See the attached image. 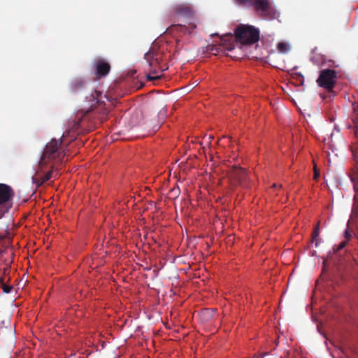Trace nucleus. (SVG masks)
<instances>
[{
    "label": "nucleus",
    "instance_id": "f8f14e48",
    "mask_svg": "<svg viewBox=\"0 0 358 358\" xmlns=\"http://www.w3.org/2000/svg\"><path fill=\"white\" fill-rule=\"evenodd\" d=\"M277 48L280 53H287L289 50L288 44L285 42L279 43L277 45Z\"/></svg>",
    "mask_w": 358,
    "mask_h": 358
},
{
    "label": "nucleus",
    "instance_id": "9b49d317",
    "mask_svg": "<svg viewBox=\"0 0 358 358\" xmlns=\"http://www.w3.org/2000/svg\"><path fill=\"white\" fill-rule=\"evenodd\" d=\"M354 113H355V118H354V122L355 124V135L357 138H358V101L355 105H354Z\"/></svg>",
    "mask_w": 358,
    "mask_h": 358
},
{
    "label": "nucleus",
    "instance_id": "f03ea898",
    "mask_svg": "<svg viewBox=\"0 0 358 358\" xmlns=\"http://www.w3.org/2000/svg\"><path fill=\"white\" fill-rule=\"evenodd\" d=\"M235 1L241 6H253L255 12L266 20H273L278 15L268 0H235Z\"/></svg>",
    "mask_w": 358,
    "mask_h": 358
},
{
    "label": "nucleus",
    "instance_id": "a211bd4d",
    "mask_svg": "<svg viewBox=\"0 0 358 358\" xmlns=\"http://www.w3.org/2000/svg\"><path fill=\"white\" fill-rule=\"evenodd\" d=\"M297 81L300 83L301 85H303L304 83V77L301 73L296 74Z\"/></svg>",
    "mask_w": 358,
    "mask_h": 358
},
{
    "label": "nucleus",
    "instance_id": "9d476101",
    "mask_svg": "<svg viewBox=\"0 0 358 358\" xmlns=\"http://www.w3.org/2000/svg\"><path fill=\"white\" fill-rule=\"evenodd\" d=\"M353 235H354V233H353L352 230L350 229L349 227H348L344 232L345 240L341 241L338 244V245L337 246V248H336V251H340L342 249H343L347 245L349 241L352 238Z\"/></svg>",
    "mask_w": 358,
    "mask_h": 358
},
{
    "label": "nucleus",
    "instance_id": "39448f33",
    "mask_svg": "<svg viewBox=\"0 0 358 358\" xmlns=\"http://www.w3.org/2000/svg\"><path fill=\"white\" fill-rule=\"evenodd\" d=\"M319 86L328 91L333 90L336 83V72L331 69H323L317 80Z\"/></svg>",
    "mask_w": 358,
    "mask_h": 358
},
{
    "label": "nucleus",
    "instance_id": "2eb2a0df",
    "mask_svg": "<svg viewBox=\"0 0 358 358\" xmlns=\"http://www.w3.org/2000/svg\"><path fill=\"white\" fill-rule=\"evenodd\" d=\"M99 94H100V92L95 90L93 93H92L91 98H90V101H96V103H98L97 99H98Z\"/></svg>",
    "mask_w": 358,
    "mask_h": 358
},
{
    "label": "nucleus",
    "instance_id": "1a4fd4ad",
    "mask_svg": "<svg viewBox=\"0 0 358 358\" xmlns=\"http://www.w3.org/2000/svg\"><path fill=\"white\" fill-rule=\"evenodd\" d=\"M94 66L96 71V76L101 78L105 77L110 71V64L106 60L98 58L94 62Z\"/></svg>",
    "mask_w": 358,
    "mask_h": 358
},
{
    "label": "nucleus",
    "instance_id": "7ed1b4c3",
    "mask_svg": "<svg viewBox=\"0 0 358 358\" xmlns=\"http://www.w3.org/2000/svg\"><path fill=\"white\" fill-rule=\"evenodd\" d=\"M235 37L237 41L243 45H251L259 39V31L253 26L241 24L235 29Z\"/></svg>",
    "mask_w": 358,
    "mask_h": 358
},
{
    "label": "nucleus",
    "instance_id": "6e6552de",
    "mask_svg": "<svg viewBox=\"0 0 358 358\" xmlns=\"http://www.w3.org/2000/svg\"><path fill=\"white\" fill-rule=\"evenodd\" d=\"M14 196V192L8 185L0 183V218L3 215L5 208L3 204L10 201Z\"/></svg>",
    "mask_w": 358,
    "mask_h": 358
},
{
    "label": "nucleus",
    "instance_id": "4be33fe9",
    "mask_svg": "<svg viewBox=\"0 0 358 358\" xmlns=\"http://www.w3.org/2000/svg\"><path fill=\"white\" fill-rule=\"evenodd\" d=\"M281 358H285V357H281Z\"/></svg>",
    "mask_w": 358,
    "mask_h": 358
},
{
    "label": "nucleus",
    "instance_id": "f257e3e1",
    "mask_svg": "<svg viewBox=\"0 0 358 358\" xmlns=\"http://www.w3.org/2000/svg\"><path fill=\"white\" fill-rule=\"evenodd\" d=\"M62 143V138L59 141L52 138L44 148L38 162V169L36 176L32 177L33 182L37 187H40L52 178L55 166L53 162L59 158L62 153L61 151Z\"/></svg>",
    "mask_w": 358,
    "mask_h": 358
},
{
    "label": "nucleus",
    "instance_id": "f3484780",
    "mask_svg": "<svg viewBox=\"0 0 358 358\" xmlns=\"http://www.w3.org/2000/svg\"><path fill=\"white\" fill-rule=\"evenodd\" d=\"M83 85H84V83L82 81L76 82L73 84V90L76 91V90L81 88L83 86Z\"/></svg>",
    "mask_w": 358,
    "mask_h": 358
},
{
    "label": "nucleus",
    "instance_id": "412c9836",
    "mask_svg": "<svg viewBox=\"0 0 358 358\" xmlns=\"http://www.w3.org/2000/svg\"><path fill=\"white\" fill-rule=\"evenodd\" d=\"M354 188H355V189H357V187H356L355 185H354Z\"/></svg>",
    "mask_w": 358,
    "mask_h": 358
},
{
    "label": "nucleus",
    "instance_id": "0eeeda50",
    "mask_svg": "<svg viewBox=\"0 0 358 358\" xmlns=\"http://www.w3.org/2000/svg\"><path fill=\"white\" fill-rule=\"evenodd\" d=\"M194 11L189 3H180L176 5L170 13V17L181 16L185 18L194 17Z\"/></svg>",
    "mask_w": 358,
    "mask_h": 358
},
{
    "label": "nucleus",
    "instance_id": "20e7f679",
    "mask_svg": "<svg viewBox=\"0 0 358 358\" xmlns=\"http://www.w3.org/2000/svg\"><path fill=\"white\" fill-rule=\"evenodd\" d=\"M144 59L148 65L147 71L149 73L146 76L147 79L149 80L160 79L162 75H159V73L164 70L160 66V58L158 52L154 49H150L145 54Z\"/></svg>",
    "mask_w": 358,
    "mask_h": 358
},
{
    "label": "nucleus",
    "instance_id": "423d86ee",
    "mask_svg": "<svg viewBox=\"0 0 358 358\" xmlns=\"http://www.w3.org/2000/svg\"><path fill=\"white\" fill-rule=\"evenodd\" d=\"M229 177L234 185L244 187L248 185L247 171L241 167L233 166L229 171Z\"/></svg>",
    "mask_w": 358,
    "mask_h": 358
},
{
    "label": "nucleus",
    "instance_id": "ddd939ff",
    "mask_svg": "<svg viewBox=\"0 0 358 358\" xmlns=\"http://www.w3.org/2000/svg\"><path fill=\"white\" fill-rule=\"evenodd\" d=\"M101 110H100V115L99 116V119L101 121V122H103V121H106L107 120V116H108V110L103 108V106L101 105Z\"/></svg>",
    "mask_w": 358,
    "mask_h": 358
},
{
    "label": "nucleus",
    "instance_id": "4468645a",
    "mask_svg": "<svg viewBox=\"0 0 358 358\" xmlns=\"http://www.w3.org/2000/svg\"><path fill=\"white\" fill-rule=\"evenodd\" d=\"M318 236H319V227H318V226H317L316 228L315 229L314 231L312 234L313 240V241L315 240V241H316L315 246H317V245H318V240L317 239Z\"/></svg>",
    "mask_w": 358,
    "mask_h": 358
},
{
    "label": "nucleus",
    "instance_id": "dca6fc26",
    "mask_svg": "<svg viewBox=\"0 0 358 358\" xmlns=\"http://www.w3.org/2000/svg\"><path fill=\"white\" fill-rule=\"evenodd\" d=\"M2 289H3V291L5 292V293H10L11 292V290L13 289V287L12 286H10V285H7L6 284H3L2 285Z\"/></svg>",
    "mask_w": 358,
    "mask_h": 358
},
{
    "label": "nucleus",
    "instance_id": "6ab92c4d",
    "mask_svg": "<svg viewBox=\"0 0 358 358\" xmlns=\"http://www.w3.org/2000/svg\"><path fill=\"white\" fill-rule=\"evenodd\" d=\"M267 354H268V352H266V353H261V354H259V355H255V356H254V358H264V356H265L266 355H267Z\"/></svg>",
    "mask_w": 358,
    "mask_h": 358
},
{
    "label": "nucleus",
    "instance_id": "aec40b11",
    "mask_svg": "<svg viewBox=\"0 0 358 358\" xmlns=\"http://www.w3.org/2000/svg\"><path fill=\"white\" fill-rule=\"evenodd\" d=\"M319 176V173H317L316 171H315L314 177L315 178H317Z\"/></svg>",
    "mask_w": 358,
    "mask_h": 358
}]
</instances>
